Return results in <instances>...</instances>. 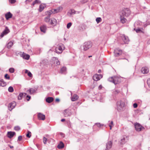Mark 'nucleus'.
<instances>
[{
	"instance_id": "f257e3e1",
	"label": "nucleus",
	"mask_w": 150,
	"mask_h": 150,
	"mask_svg": "<svg viewBox=\"0 0 150 150\" xmlns=\"http://www.w3.org/2000/svg\"><path fill=\"white\" fill-rule=\"evenodd\" d=\"M130 11L128 8L123 9L120 14V21L122 23H126L127 21L124 17H127L130 15Z\"/></svg>"
},
{
	"instance_id": "f03ea898",
	"label": "nucleus",
	"mask_w": 150,
	"mask_h": 150,
	"mask_svg": "<svg viewBox=\"0 0 150 150\" xmlns=\"http://www.w3.org/2000/svg\"><path fill=\"white\" fill-rule=\"evenodd\" d=\"M108 81L114 83L115 85L120 83L121 81V79L117 76H112L108 79Z\"/></svg>"
},
{
	"instance_id": "7ed1b4c3",
	"label": "nucleus",
	"mask_w": 150,
	"mask_h": 150,
	"mask_svg": "<svg viewBox=\"0 0 150 150\" xmlns=\"http://www.w3.org/2000/svg\"><path fill=\"white\" fill-rule=\"evenodd\" d=\"M125 103L122 100L118 101L117 103V109L118 111H122L124 110Z\"/></svg>"
},
{
	"instance_id": "20e7f679",
	"label": "nucleus",
	"mask_w": 150,
	"mask_h": 150,
	"mask_svg": "<svg viewBox=\"0 0 150 150\" xmlns=\"http://www.w3.org/2000/svg\"><path fill=\"white\" fill-rule=\"evenodd\" d=\"M92 46V44L91 41L85 42L83 44V50L84 51L88 50Z\"/></svg>"
},
{
	"instance_id": "39448f33",
	"label": "nucleus",
	"mask_w": 150,
	"mask_h": 150,
	"mask_svg": "<svg viewBox=\"0 0 150 150\" xmlns=\"http://www.w3.org/2000/svg\"><path fill=\"white\" fill-rule=\"evenodd\" d=\"M64 48V45L63 44H60L56 48L55 52L57 53H61Z\"/></svg>"
},
{
	"instance_id": "423d86ee",
	"label": "nucleus",
	"mask_w": 150,
	"mask_h": 150,
	"mask_svg": "<svg viewBox=\"0 0 150 150\" xmlns=\"http://www.w3.org/2000/svg\"><path fill=\"white\" fill-rule=\"evenodd\" d=\"M134 126L136 131H140L144 129V128L138 123H136L134 124Z\"/></svg>"
},
{
	"instance_id": "0eeeda50",
	"label": "nucleus",
	"mask_w": 150,
	"mask_h": 150,
	"mask_svg": "<svg viewBox=\"0 0 150 150\" xmlns=\"http://www.w3.org/2000/svg\"><path fill=\"white\" fill-rule=\"evenodd\" d=\"M70 110L69 109L65 110L63 112V115L64 117H67L70 116L71 115Z\"/></svg>"
},
{
	"instance_id": "6e6552de",
	"label": "nucleus",
	"mask_w": 150,
	"mask_h": 150,
	"mask_svg": "<svg viewBox=\"0 0 150 150\" xmlns=\"http://www.w3.org/2000/svg\"><path fill=\"white\" fill-rule=\"evenodd\" d=\"M115 55V57H118L122 54V50L119 49H116L115 50L114 52Z\"/></svg>"
},
{
	"instance_id": "1a4fd4ad",
	"label": "nucleus",
	"mask_w": 150,
	"mask_h": 150,
	"mask_svg": "<svg viewBox=\"0 0 150 150\" xmlns=\"http://www.w3.org/2000/svg\"><path fill=\"white\" fill-rule=\"evenodd\" d=\"M112 142L111 141H108L106 144V148L103 150H109L112 146Z\"/></svg>"
},
{
	"instance_id": "9d476101",
	"label": "nucleus",
	"mask_w": 150,
	"mask_h": 150,
	"mask_svg": "<svg viewBox=\"0 0 150 150\" xmlns=\"http://www.w3.org/2000/svg\"><path fill=\"white\" fill-rule=\"evenodd\" d=\"M10 32V30L7 27H6L5 29L2 33L0 35L1 38H2L3 36L8 33Z\"/></svg>"
},
{
	"instance_id": "9b49d317",
	"label": "nucleus",
	"mask_w": 150,
	"mask_h": 150,
	"mask_svg": "<svg viewBox=\"0 0 150 150\" xmlns=\"http://www.w3.org/2000/svg\"><path fill=\"white\" fill-rule=\"evenodd\" d=\"M102 77L101 74H95L93 77V80L95 81H98L99 80L100 78Z\"/></svg>"
},
{
	"instance_id": "f8f14e48",
	"label": "nucleus",
	"mask_w": 150,
	"mask_h": 150,
	"mask_svg": "<svg viewBox=\"0 0 150 150\" xmlns=\"http://www.w3.org/2000/svg\"><path fill=\"white\" fill-rule=\"evenodd\" d=\"M16 105V103L15 102L10 103L8 105V110L10 111H11L14 108Z\"/></svg>"
},
{
	"instance_id": "ddd939ff",
	"label": "nucleus",
	"mask_w": 150,
	"mask_h": 150,
	"mask_svg": "<svg viewBox=\"0 0 150 150\" xmlns=\"http://www.w3.org/2000/svg\"><path fill=\"white\" fill-rule=\"evenodd\" d=\"M38 117L39 120H44L45 119V115L40 112L38 113Z\"/></svg>"
},
{
	"instance_id": "4468645a",
	"label": "nucleus",
	"mask_w": 150,
	"mask_h": 150,
	"mask_svg": "<svg viewBox=\"0 0 150 150\" xmlns=\"http://www.w3.org/2000/svg\"><path fill=\"white\" fill-rule=\"evenodd\" d=\"M121 37L125 43L128 44L129 41L128 38L127 36H126L124 35H122Z\"/></svg>"
},
{
	"instance_id": "2eb2a0df",
	"label": "nucleus",
	"mask_w": 150,
	"mask_h": 150,
	"mask_svg": "<svg viewBox=\"0 0 150 150\" xmlns=\"http://www.w3.org/2000/svg\"><path fill=\"white\" fill-rule=\"evenodd\" d=\"M50 23V24L53 26H55L57 24V20L53 18H51Z\"/></svg>"
},
{
	"instance_id": "dca6fc26",
	"label": "nucleus",
	"mask_w": 150,
	"mask_h": 150,
	"mask_svg": "<svg viewBox=\"0 0 150 150\" xmlns=\"http://www.w3.org/2000/svg\"><path fill=\"white\" fill-rule=\"evenodd\" d=\"M141 71L143 74H145L148 73L149 70L148 68L147 67H143L142 68Z\"/></svg>"
},
{
	"instance_id": "f3484780",
	"label": "nucleus",
	"mask_w": 150,
	"mask_h": 150,
	"mask_svg": "<svg viewBox=\"0 0 150 150\" xmlns=\"http://www.w3.org/2000/svg\"><path fill=\"white\" fill-rule=\"evenodd\" d=\"M76 11L74 10L71 9L68 12L67 15L70 17H71L72 16L76 13Z\"/></svg>"
},
{
	"instance_id": "a211bd4d",
	"label": "nucleus",
	"mask_w": 150,
	"mask_h": 150,
	"mask_svg": "<svg viewBox=\"0 0 150 150\" xmlns=\"http://www.w3.org/2000/svg\"><path fill=\"white\" fill-rule=\"evenodd\" d=\"M128 138L126 136H124L123 138L121 140V144H123L128 141Z\"/></svg>"
},
{
	"instance_id": "6ab92c4d",
	"label": "nucleus",
	"mask_w": 150,
	"mask_h": 150,
	"mask_svg": "<svg viewBox=\"0 0 150 150\" xmlns=\"http://www.w3.org/2000/svg\"><path fill=\"white\" fill-rule=\"evenodd\" d=\"M40 30L42 32L45 33L47 30V27L45 25H43L40 27Z\"/></svg>"
},
{
	"instance_id": "aec40b11",
	"label": "nucleus",
	"mask_w": 150,
	"mask_h": 150,
	"mask_svg": "<svg viewBox=\"0 0 150 150\" xmlns=\"http://www.w3.org/2000/svg\"><path fill=\"white\" fill-rule=\"evenodd\" d=\"M5 16L6 19L8 20L12 17V14L10 12H9L5 14Z\"/></svg>"
},
{
	"instance_id": "412c9836",
	"label": "nucleus",
	"mask_w": 150,
	"mask_h": 150,
	"mask_svg": "<svg viewBox=\"0 0 150 150\" xmlns=\"http://www.w3.org/2000/svg\"><path fill=\"white\" fill-rule=\"evenodd\" d=\"M15 134V133L14 132H8L7 133L8 137L9 138H11Z\"/></svg>"
},
{
	"instance_id": "4be33fe9",
	"label": "nucleus",
	"mask_w": 150,
	"mask_h": 150,
	"mask_svg": "<svg viewBox=\"0 0 150 150\" xmlns=\"http://www.w3.org/2000/svg\"><path fill=\"white\" fill-rule=\"evenodd\" d=\"M6 85V83L2 79H0V86L4 87Z\"/></svg>"
},
{
	"instance_id": "5701e85b",
	"label": "nucleus",
	"mask_w": 150,
	"mask_h": 150,
	"mask_svg": "<svg viewBox=\"0 0 150 150\" xmlns=\"http://www.w3.org/2000/svg\"><path fill=\"white\" fill-rule=\"evenodd\" d=\"M53 100L52 97H48L46 99V101L48 103H50Z\"/></svg>"
},
{
	"instance_id": "b1692460",
	"label": "nucleus",
	"mask_w": 150,
	"mask_h": 150,
	"mask_svg": "<svg viewBox=\"0 0 150 150\" xmlns=\"http://www.w3.org/2000/svg\"><path fill=\"white\" fill-rule=\"evenodd\" d=\"M45 6V4H40L39 6V11L40 12L42 11H43V10L44 9Z\"/></svg>"
},
{
	"instance_id": "393cba45",
	"label": "nucleus",
	"mask_w": 150,
	"mask_h": 150,
	"mask_svg": "<svg viewBox=\"0 0 150 150\" xmlns=\"http://www.w3.org/2000/svg\"><path fill=\"white\" fill-rule=\"evenodd\" d=\"M37 89H35L33 88H30L27 91H28L30 94H33L36 91Z\"/></svg>"
},
{
	"instance_id": "a878e982",
	"label": "nucleus",
	"mask_w": 150,
	"mask_h": 150,
	"mask_svg": "<svg viewBox=\"0 0 150 150\" xmlns=\"http://www.w3.org/2000/svg\"><path fill=\"white\" fill-rule=\"evenodd\" d=\"M78 96L76 94H74L71 98V100L73 101L76 100L78 98Z\"/></svg>"
},
{
	"instance_id": "bb28decb",
	"label": "nucleus",
	"mask_w": 150,
	"mask_h": 150,
	"mask_svg": "<svg viewBox=\"0 0 150 150\" xmlns=\"http://www.w3.org/2000/svg\"><path fill=\"white\" fill-rule=\"evenodd\" d=\"M64 146V144L62 142H61L58 145L57 147L59 149H62L63 148Z\"/></svg>"
},
{
	"instance_id": "cd10ccee",
	"label": "nucleus",
	"mask_w": 150,
	"mask_h": 150,
	"mask_svg": "<svg viewBox=\"0 0 150 150\" xmlns=\"http://www.w3.org/2000/svg\"><path fill=\"white\" fill-rule=\"evenodd\" d=\"M66 71V67H62L60 70V73L61 74H65Z\"/></svg>"
},
{
	"instance_id": "c85d7f7f",
	"label": "nucleus",
	"mask_w": 150,
	"mask_h": 150,
	"mask_svg": "<svg viewBox=\"0 0 150 150\" xmlns=\"http://www.w3.org/2000/svg\"><path fill=\"white\" fill-rule=\"evenodd\" d=\"M23 57L26 60H28L30 57V56L28 54H23L22 55Z\"/></svg>"
},
{
	"instance_id": "c756f323",
	"label": "nucleus",
	"mask_w": 150,
	"mask_h": 150,
	"mask_svg": "<svg viewBox=\"0 0 150 150\" xmlns=\"http://www.w3.org/2000/svg\"><path fill=\"white\" fill-rule=\"evenodd\" d=\"M24 95H25V93H21L18 96V100H21L22 98L23 97Z\"/></svg>"
},
{
	"instance_id": "7c9ffc66",
	"label": "nucleus",
	"mask_w": 150,
	"mask_h": 150,
	"mask_svg": "<svg viewBox=\"0 0 150 150\" xmlns=\"http://www.w3.org/2000/svg\"><path fill=\"white\" fill-rule=\"evenodd\" d=\"M13 45V42L11 41H10L7 45V47L9 49Z\"/></svg>"
},
{
	"instance_id": "2f4dec72",
	"label": "nucleus",
	"mask_w": 150,
	"mask_h": 150,
	"mask_svg": "<svg viewBox=\"0 0 150 150\" xmlns=\"http://www.w3.org/2000/svg\"><path fill=\"white\" fill-rule=\"evenodd\" d=\"M50 17L49 16H47L45 17V21L47 23H49L50 21Z\"/></svg>"
},
{
	"instance_id": "473e14b6",
	"label": "nucleus",
	"mask_w": 150,
	"mask_h": 150,
	"mask_svg": "<svg viewBox=\"0 0 150 150\" xmlns=\"http://www.w3.org/2000/svg\"><path fill=\"white\" fill-rule=\"evenodd\" d=\"M41 2L39 0H35L33 2L32 5L34 6V5L36 4H39Z\"/></svg>"
},
{
	"instance_id": "72a5a7b5",
	"label": "nucleus",
	"mask_w": 150,
	"mask_h": 150,
	"mask_svg": "<svg viewBox=\"0 0 150 150\" xmlns=\"http://www.w3.org/2000/svg\"><path fill=\"white\" fill-rule=\"evenodd\" d=\"M8 90L9 92L11 93L13 92L14 90L13 87L10 86L8 88Z\"/></svg>"
},
{
	"instance_id": "f704fd0d",
	"label": "nucleus",
	"mask_w": 150,
	"mask_h": 150,
	"mask_svg": "<svg viewBox=\"0 0 150 150\" xmlns=\"http://www.w3.org/2000/svg\"><path fill=\"white\" fill-rule=\"evenodd\" d=\"M47 141L48 142L49 140H47V139L45 137H43V142L45 144H46Z\"/></svg>"
},
{
	"instance_id": "c9c22d12",
	"label": "nucleus",
	"mask_w": 150,
	"mask_h": 150,
	"mask_svg": "<svg viewBox=\"0 0 150 150\" xmlns=\"http://www.w3.org/2000/svg\"><path fill=\"white\" fill-rule=\"evenodd\" d=\"M101 18L100 17H98L96 18V21L97 23H99L101 21Z\"/></svg>"
},
{
	"instance_id": "e433bc0d",
	"label": "nucleus",
	"mask_w": 150,
	"mask_h": 150,
	"mask_svg": "<svg viewBox=\"0 0 150 150\" xmlns=\"http://www.w3.org/2000/svg\"><path fill=\"white\" fill-rule=\"evenodd\" d=\"M9 71L11 73H13L15 71V69L13 68H11L9 69Z\"/></svg>"
},
{
	"instance_id": "4c0bfd02",
	"label": "nucleus",
	"mask_w": 150,
	"mask_h": 150,
	"mask_svg": "<svg viewBox=\"0 0 150 150\" xmlns=\"http://www.w3.org/2000/svg\"><path fill=\"white\" fill-rule=\"evenodd\" d=\"M31 132L30 131H28V133L26 134V136L28 138H30L31 136L30 134Z\"/></svg>"
},
{
	"instance_id": "58836bf2",
	"label": "nucleus",
	"mask_w": 150,
	"mask_h": 150,
	"mask_svg": "<svg viewBox=\"0 0 150 150\" xmlns=\"http://www.w3.org/2000/svg\"><path fill=\"white\" fill-rule=\"evenodd\" d=\"M4 77L5 78L7 79H10V77L7 74H6L5 75Z\"/></svg>"
},
{
	"instance_id": "ea45409f",
	"label": "nucleus",
	"mask_w": 150,
	"mask_h": 150,
	"mask_svg": "<svg viewBox=\"0 0 150 150\" xmlns=\"http://www.w3.org/2000/svg\"><path fill=\"white\" fill-rule=\"evenodd\" d=\"M135 31L137 33H140V32H141V33L143 32L140 28L137 29L135 30Z\"/></svg>"
},
{
	"instance_id": "a19ab883",
	"label": "nucleus",
	"mask_w": 150,
	"mask_h": 150,
	"mask_svg": "<svg viewBox=\"0 0 150 150\" xmlns=\"http://www.w3.org/2000/svg\"><path fill=\"white\" fill-rule=\"evenodd\" d=\"M57 12H59L60 11H61V10H62V7L61 6H60L59 7H58L57 8Z\"/></svg>"
},
{
	"instance_id": "79ce46f5",
	"label": "nucleus",
	"mask_w": 150,
	"mask_h": 150,
	"mask_svg": "<svg viewBox=\"0 0 150 150\" xmlns=\"http://www.w3.org/2000/svg\"><path fill=\"white\" fill-rule=\"evenodd\" d=\"M52 10L48 11H47V13H48L47 16H50V17L51 15L53 13H52Z\"/></svg>"
},
{
	"instance_id": "37998d69",
	"label": "nucleus",
	"mask_w": 150,
	"mask_h": 150,
	"mask_svg": "<svg viewBox=\"0 0 150 150\" xmlns=\"http://www.w3.org/2000/svg\"><path fill=\"white\" fill-rule=\"evenodd\" d=\"M20 129V127L18 126H15L14 127V129L16 131H19Z\"/></svg>"
},
{
	"instance_id": "c03bdc74",
	"label": "nucleus",
	"mask_w": 150,
	"mask_h": 150,
	"mask_svg": "<svg viewBox=\"0 0 150 150\" xmlns=\"http://www.w3.org/2000/svg\"><path fill=\"white\" fill-rule=\"evenodd\" d=\"M71 25L72 23L71 22L68 23L67 25V28L68 29H69L71 26Z\"/></svg>"
},
{
	"instance_id": "a18cd8bd",
	"label": "nucleus",
	"mask_w": 150,
	"mask_h": 150,
	"mask_svg": "<svg viewBox=\"0 0 150 150\" xmlns=\"http://www.w3.org/2000/svg\"><path fill=\"white\" fill-rule=\"evenodd\" d=\"M120 91L116 89L114 91V93L115 94H116L120 92Z\"/></svg>"
},
{
	"instance_id": "49530a36",
	"label": "nucleus",
	"mask_w": 150,
	"mask_h": 150,
	"mask_svg": "<svg viewBox=\"0 0 150 150\" xmlns=\"http://www.w3.org/2000/svg\"><path fill=\"white\" fill-rule=\"evenodd\" d=\"M9 2L11 4H14L16 1V0H9Z\"/></svg>"
},
{
	"instance_id": "de8ad7c7",
	"label": "nucleus",
	"mask_w": 150,
	"mask_h": 150,
	"mask_svg": "<svg viewBox=\"0 0 150 150\" xmlns=\"http://www.w3.org/2000/svg\"><path fill=\"white\" fill-rule=\"evenodd\" d=\"M52 13H55L58 12H57V8L55 9H52Z\"/></svg>"
},
{
	"instance_id": "09e8293b",
	"label": "nucleus",
	"mask_w": 150,
	"mask_h": 150,
	"mask_svg": "<svg viewBox=\"0 0 150 150\" xmlns=\"http://www.w3.org/2000/svg\"><path fill=\"white\" fill-rule=\"evenodd\" d=\"M31 96L29 95L26 96V98L28 101H29L30 99Z\"/></svg>"
},
{
	"instance_id": "8fccbe9b",
	"label": "nucleus",
	"mask_w": 150,
	"mask_h": 150,
	"mask_svg": "<svg viewBox=\"0 0 150 150\" xmlns=\"http://www.w3.org/2000/svg\"><path fill=\"white\" fill-rule=\"evenodd\" d=\"M22 139V137L21 136H20L18 137V141H21Z\"/></svg>"
},
{
	"instance_id": "3c124183",
	"label": "nucleus",
	"mask_w": 150,
	"mask_h": 150,
	"mask_svg": "<svg viewBox=\"0 0 150 150\" xmlns=\"http://www.w3.org/2000/svg\"><path fill=\"white\" fill-rule=\"evenodd\" d=\"M147 83L149 86L150 87V79H149L147 80Z\"/></svg>"
},
{
	"instance_id": "603ef678",
	"label": "nucleus",
	"mask_w": 150,
	"mask_h": 150,
	"mask_svg": "<svg viewBox=\"0 0 150 150\" xmlns=\"http://www.w3.org/2000/svg\"><path fill=\"white\" fill-rule=\"evenodd\" d=\"M96 125H97V126L98 127H100L103 125L101 124L100 123H96Z\"/></svg>"
},
{
	"instance_id": "864d4df0",
	"label": "nucleus",
	"mask_w": 150,
	"mask_h": 150,
	"mask_svg": "<svg viewBox=\"0 0 150 150\" xmlns=\"http://www.w3.org/2000/svg\"><path fill=\"white\" fill-rule=\"evenodd\" d=\"M28 75L30 77H31L32 76V74L30 71L28 72Z\"/></svg>"
},
{
	"instance_id": "5fc2aeb1",
	"label": "nucleus",
	"mask_w": 150,
	"mask_h": 150,
	"mask_svg": "<svg viewBox=\"0 0 150 150\" xmlns=\"http://www.w3.org/2000/svg\"><path fill=\"white\" fill-rule=\"evenodd\" d=\"M55 62H56V63L57 65H59L60 64V62L58 60V59H56V61H55Z\"/></svg>"
},
{
	"instance_id": "6e6d98bb",
	"label": "nucleus",
	"mask_w": 150,
	"mask_h": 150,
	"mask_svg": "<svg viewBox=\"0 0 150 150\" xmlns=\"http://www.w3.org/2000/svg\"><path fill=\"white\" fill-rule=\"evenodd\" d=\"M113 122L112 121H111L110 122V124L109 125V126L110 128V129H111V128H112L111 125H113Z\"/></svg>"
},
{
	"instance_id": "4d7b16f0",
	"label": "nucleus",
	"mask_w": 150,
	"mask_h": 150,
	"mask_svg": "<svg viewBox=\"0 0 150 150\" xmlns=\"http://www.w3.org/2000/svg\"><path fill=\"white\" fill-rule=\"evenodd\" d=\"M133 106L134 108H137V104L136 103H134L133 105Z\"/></svg>"
},
{
	"instance_id": "13d9d810",
	"label": "nucleus",
	"mask_w": 150,
	"mask_h": 150,
	"mask_svg": "<svg viewBox=\"0 0 150 150\" xmlns=\"http://www.w3.org/2000/svg\"><path fill=\"white\" fill-rule=\"evenodd\" d=\"M102 86L101 85H100L99 86L98 88L99 89H100L102 88Z\"/></svg>"
},
{
	"instance_id": "bf43d9fd",
	"label": "nucleus",
	"mask_w": 150,
	"mask_h": 150,
	"mask_svg": "<svg viewBox=\"0 0 150 150\" xmlns=\"http://www.w3.org/2000/svg\"><path fill=\"white\" fill-rule=\"evenodd\" d=\"M56 102H59V98H57L55 100Z\"/></svg>"
},
{
	"instance_id": "052dcab7",
	"label": "nucleus",
	"mask_w": 150,
	"mask_h": 150,
	"mask_svg": "<svg viewBox=\"0 0 150 150\" xmlns=\"http://www.w3.org/2000/svg\"><path fill=\"white\" fill-rule=\"evenodd\" d=\"M28 71L27 70V69H25V73H28Z\"/></svg>"
},
{
	"instance_id": "680f3d73",
	"label": "nucleus",
	"mask_w": 150,
	"mask_h": 150,
	"mask_svg": "<svg viewBox=\"0 0 150 150\" xmlns=\"http://www.w3.org/2000/svg\"><path fill=\"white\" fill-rule=\"evenodd\" d=\"M65 119H62L61 120V121L62 122H63L64 121H65Z\"/></svg>"
},
{
	"instance_id": "e2e57ef3",
	"label": "nucleus",
	"mask_w": 150,
	"mask_h": 150,
	"mask_svg": "<svg viewBox=\"0 0 150 150\" xmlns=\"http://www.w3.org/2000/svg\"><path fill=\"white\" fill-rule=\"evenodd\" d=\"M9 147H10V148L11 149H12L13 148V146H11L10 145H9Z\"/></svg>"
},
{
	"instance_id": "0e129e2a",
	"label": "nucleus",
	"mask_w": 150,
	"mask_h": 150,
	"mask_svg": "<svg viewBox=\"0 0 150 150\" xmlns=\"http://www.w3.org/2000/svg\"><path fill=\"white\" fill-rule=\"evenodd\" d=\"M101 70L100 69H99L98 70V72L99 73H100L101 72Z\"/></svg>"
},
{
	"instance_id": "69168bd1",
	"label": "nucleus",
	"mask_w": 150,
	"mask_h": 150,
	"mask_svg": "<svg viewBox=\"0 0 150 150\" xmlns=\"http://www.w3.org/2000/svg\"><path fill=\"white\" fill-rule=\"evenodd\" d=\"M25 95H24L23 97H25V96L26 97V96H27V94L26 93H25Z\"/></svg>"
},
{
	"instance_id": "338daca9",
	"label": "nucleus",
	"mask_w": 150,
	"mask_h": 150,
	"mask_svg": "<svg viewBox=\"0 0 150 150\" xmlns=\"http://www.w3.org/2000/svg\"><path fill=\"white\" fill-rule=\"evenodd\" d=\"M26 1H28L29 2H30L32 1V0H26Z\"/></svg>"
},
{
	"instance_id": "774afa93",
	"label": "nucleus",
	"mask_w": 150,
	"mask_h": 150,
	"mask_svg": "<svg viewBox=\"0 0 150 150\" xmlns=\"http://www.w3.org/2000/svg\"><path fill=\"white\" fill-rule=\"evenodd\" d=\"M92 57V56H88V57Z\"/></svg>"
}]
</instances>
